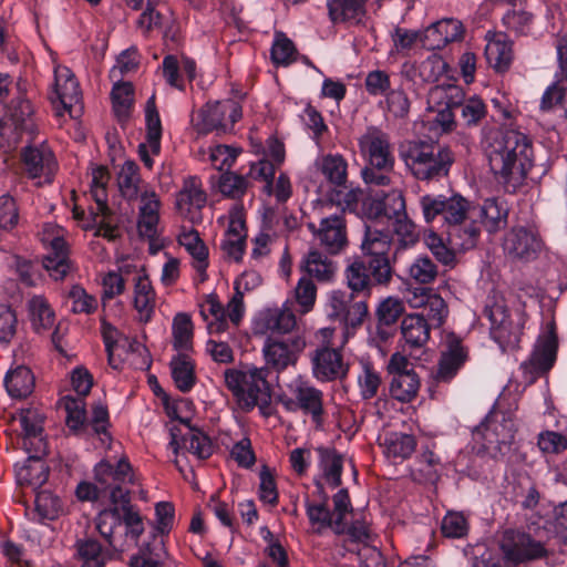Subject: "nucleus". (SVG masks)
Returning <instances> with one entry per match:
<instances>
[{
  "mask_svg": "<svg viewBox=\"0 0 567 567\" xmlns=\"http://www.w3.org/2000/svg\"><path fill=\"white\" fill-rule=\"evenodd\" d=\"M424 220L441 223L450 245L454 249L470 250L480 240V226L472 220L473 205L460 194L424 195L420 199Z\"/></svg>",
  "mask_w": 567,
  "mask_h": 567,
  "instance_id": "1",
  "label": "nucleus"
},
{
  "mask_svg": "<svg viewBox=\"0 0 567 567\" xmlns=\"http://www.w3.org/2000/svg\"><path fill=\"white\" fill-rule=\"evenodd\" d=\"M344 279L350 291L333 290L329 295L328 316L338 320L347 330H355L369 316L368 299L372 288L380 285L371 274L368 261L360 257L348 265Z\"/></svg>",
  "mask_w": 567,
  "mask_h": 567,
  "instance_id": "2",
  "label": "nucleus"
},
{
  "mask_svg": "<svg viewBox=\"0 0 567 567\" xmlns=\"http://www.w3.org/2000/svg\"><path fill=\"white\" fill-rule=\"evenodd\" d=\"M487 157L497 183L502 184L506 192H515L533 167V144L524 133L506 130L491 144Z\"/></svg>",
  "mask_w": 567,
  "mask_h": 567,
  "instance_id": "3",
  "label": "nucleus"
},
{
  "mask_svg": "<svg viewBox=\"0 0 567 567\" xmlns=\"http://www.w3.org/2000/svg\"><path fill=\"white\" fill-rule=\"evenodd\" d=\"M401 156L411 174L425 182H437L449 176L455 163V154L449 146L422 140L409 142Z\"/></svg>",
  "mask_w": 567,
  "mask_h": 567,
  "instance_id": "4",
  "label": "nucleus"
},
{
  "mask_svg": "<svg viewBox=\"0 0 567 567\" xmlns=\"http://www.w3.org/2000/svg\"><path fill=\"white\" fill-rule=\"evenodd\" d=\"M96 529L115 553L123 554L138 545L144 523L141 514L130 504L121 511L120 507H112L101 512Z\"/></svg>",
  "mask_w": 567,
  "mask_h": 567,
  "instance_id": "5",
  "label": "nucleus"
},
{
  "mask_svg": "<svg viewBox=\"0 0 567 567\" xmlns=\"http://www.w3.org/2000/svg\"><path fill=\"white\" fill-rule=\"evenodd\" d=\"M360 147L368 158L361 171L363 182L369 186L389 185L395 163L389 135L373 127L361 137Z\"/></svg>",
  "mask_w": 567,
  "mask_h": 567,
  "instance_id": "6",
  "label": "nucleus"
},
{
  "mask_svg": "<svg viewBox=\"0 0 567 567\" xmlns=\"http://www.w3.org/2000/svg\"><path fill=\"white\" fill-rule=\"evenodd\" d=\"M515 423L511 415L493 409L473 431L475 441L494 460H503L514 450Z\"/></svg>",
  "mask_w": 567,
  "mask_h": 567,
  "instance_id": "7",
  "label": "nucleus"
},
{
  "mask_svg": "<svg viewBox=\"0 0 567 567\" xmlns=\"http://www.w3.org/2000/svg\"><path fill=\"white\" fill-rule=\"evenodd\" d=\"M319 168L327 185V199L342 209L358 207L361 189L355 188L348 181V162L340 154H327L321 157Z\"/></svg>",
  "mask_w": 567,
  "mask_h": 567,
  "instance_id": "8",
  "label": "nucleus"
},
{
  "mask_svg": "<svg viewBox=\"0 0 567 567\" xmlns=\"http://www.w3.org/2000/svg\"><path fill=\"white\" fill-rule=\"evenodd\" d=\"M393 234L390 230L365 226L361 241V258L368 261L371 274L379 285H389L393 276L390 261Z\"/></svg>",
  "mask_w": 567,
  "mask_h": 567,
  "instance_id": "9",
  "label": "nucleus"
},
{
  "mask_svg": "<svg viewBox=\"0 0 567 567\" xmlns=\"http://www.w3.org/2000/svg\"><path fill=\"white\" fill-rule=\"evenodd\" d=\"M94 480L103 488V497L109 495L113 507L120 511L131 504L130 491L124 484H133V468L127 457L120 458L115 464L107 460H101L94 466Z\"/></svg>",
  "mask_w": 567,
  "mask_h": 567,
  "instance_id": "10",
  "label": "nucleus"
},
{
  "mask_svg": "<svg viewBox=\"0 0 567 567\" xmlns=\"http://www.w3.org/2000/svg\"><path fill=\"white\" fill-rule=\"evenodd\" d=\"M484 313L491 322V334L496 342L501 346H515L519 342L524 323L523 312L515 311V321L506 305L503 301H495L493 305H486Z\"/></svg>",
  "mask_w": 567,
  "mask_h": 567,
  "instance_id": "11",
  "label": "nucleus"
},
{
  "mask_svg": "<svg viewBox=\"0 0 567 567\" xmlns=\"http://www.w3.org/2000/svg\"><path fill=\"white\" fill-rule=\"evenodd\" d=\"M168 415L171 419L178 421L189 430L186 434H182L181 429L177 426H173L169 430L171 440L168 446L175 454L178 453L179 449H185L200 460H206L212 456L214 445L206 433L193 426L188 417L179 416L176 410H173L172 413L168 412Z\"/></svg>",
  "mask_w": 567,
  "mask_h": 567,
  "instance_id": "12",
  "label": "nucleus"
},
{
  "mask_svg": "<svg viewBox=\"0 0 567 567\" xmlns=\"http://www.w3.org/2000/svg\"><path fill=\"white\" fill-rule=\"evenodd\" d=\"M202 131L226 133L233 130L243 116V107L233 99L208 102L200 111Z\"/></svg>",
  "mask_w": 567,
  "mask_h": 567,
  "instance_id": "13",
  "label": "nucleus"
},
{
  "mask_svg": "<svg viewBox=\"0 0 567 567\" xmlns=\"http://www.w3.org/2000/svg\"><path fill=\"white\" fill-rule=\"evenodd\" d=\"M90 193L96 204V210H91V221L85 230H94L93 235L95 237L115 241L121 237V230L118 223L115 220V214L107 204L106 187L91 188Z\"/></svg>",
  "mask_w": 567,
  "mask_h": 567,
  "instance_id": "14",
  "label": "nucleus"
},
{
  "mask_svg": "<svg viewBox=\"0 0 567 567\" xmlns=\"http://www.w3.org/2000/svg\"><path fill=\"white\" fill-rule=\"evenodd\" d=\"M20 159L29 178L35 179L44 176L47 183H52L58 169V162L47 143L27 145L21 150Z\"/></svg>",
  "mask_w": 567,
  "mask_h": 567,
  "instance_id": "15",
  "label": "nucleus"
},
{
  "mask_svg": "<svg viewBox=\"0 0 567 567\" xmlns=\"http://www.w3.org/2000/svg\"><path fill=\"white\" fill-rule=\"evenodd\" d=\"M313 377L320 382L343 380L349 373V364L343 360L340 350L321 346L311 354Z\"/></svg>",
  "mask_w": 567,
  "mask_h": 567,
  "instance_id": "16",
  "label": "nucleus"
},
{
  "mask_svg": "<svg viewBox=\"0 0 567 567\" xmlns=\"http://www.w3.org/2000/svg\"><path fill=\"white\" fill-rule=\"evenodd\" d=\"M489 550L495 551V549ZM502 553L496 550L503 557V564L506 567L505 558L512 563H524L538 559L546 555V549L540 542H537L526 533H506V537L501 546Z\"/></svg>",
  "mask_w": 567,
  "mask_h": 567,
  "instance_id": "17",
  "label": "nucleus"
},
{
  "mask_svg": "<svg viewBox=\"0 0 567 567\" xmlns=\"http://www.w3.org/2000/svg\"><path fill=\"white\" fill-rule=\"evenodd\" d=\"M305 344L303 339L300 337H288L285 339L267 338L262 349L267 365L279 372L288 365L295 364Z\"/></svg>",
  "mask_w": 567,
  "mask_h": 567,
  "instance_id": "18",
  "label": "nucleus"
},
{
  "mask_svg": "<svg viewBox=\"0 0 567 567\" xmlns=\"http://www.w3.org/2000/svg\"><path fill=\"white\" fill-rule=\"evenodd\" d=\"M47 443L39 441L37 446L28 452L24 464L17 470V482L21 486H30L34 491L40 489L49 478V466L43 457L47 455Z\"/></svg>",
  "mask_w": 567,
  "mask_h": 567,
  "instance_id": "19",
  "label": "nucleus"
},
{
  "mask_svg": "<svg viewBox=\"0 0 567 567\" xmlns=\"http://www.w3.org/2000/svg\"><path fill=\"white\" fill-rule=\"evenodd\" d=\"M463 23L454 18L439 20L423 30L422 47L427 51L442 50L451 42L461 41Z\"/></svg>",
  "mask_w": 567,
  "mask_h": 567,
  "instance_id": "20",
  "label": "nucleus"
},
{
  "mask_svg": "<svg viewBox=\"0 0 567 567\" xmlns=\"http://www.w3.org/2000/svg\"><path fill=\"white\" fill-rule=\"evenodd\" d=\"M471 216L480 230L484 228L489 234L497 233L507 226V203L495 197L487 198L481 205H473Z\"/></svg>",
  "mask_w": 567,
  "mask_h": 567,
  "instance_id": "21",
  "label": "nucleus"
},
{
  "mask_svg": "<svg viewBox=\"0 0 567 567\" xmlns=\"http://www.w3.org/2000/svg\"><path fill=\"white\" fill-rule=\"evenodd\" d=\"M504 247L514 258L529 261L535 259L540 251L542 240L534 229L518 226L507 234Z\"/></svg>",
  "mask_w": 567,
  "mask_h": 567,
  "instance_id": "22",
  "label": "nucleus"
},
{
  "mask_svg": "<svg viewBox=\"0 0 567 567\" xmlns=\"http://www.w3.org/2000/svg\"><path fill=\"white\" fill-rule=\"evenodd\" d=\"M468 359L466 348L455 333L446 337V349L442 351L436 378L440 382H450L464 367Z\"/></svg>",
  "mask_w": 567,
  "mask_h": 567,
  "instance_id": "23",
  "label": "nucleus"
},
{
  "mask_svg": "<svg viewBox=\"0 0 567 567\" xmlns=\"http://www.w3.org/2000/svg\"><path fill=\"white\" fill-rule=\"evenodd\" d=\"M309 228L317 234L321 246L330 255L341 252L348 245L346 223L340 215L322 218L318 230L312 224Z\"/></svg>",
  "mask_w": 567,
  "mask_h": 567,
  "instance_id": "24",
  "label": "nucleus"
},
{
  "mask_svg": "<svg viewBox=\"0 0 567 567\" xmlns=\"http://www.w3.org/2000/svg\"><path fill=\"white\" fill-rule=\"evenodd\" d=\"M296 316L289 309L269 308L258 312L254 319L255 334H286L296 326Z\"/></svg>",
  "mask_w": 567,
  "mask_h": 567,
  "instance_id": "25",
  "label": "nucleus"
},
{
  "mask_svg": "<svg viewBox=\"0 0 567 567\" xmlns=\"http://www.w3.org/2000/svg\"><path fill=\"white\" fill-rule=\"evenodd\" d=\"M269 369L251 368L248 370L247 383L243 388V394L239 395L237 403L241 411L248 413L254 410L260 399L266 392H271L270 383L268 382Z\"/></svg>",
  "mask_w": 567,
  "mask_h": 567,
  "instance_id": "26",
  "label": "nucleus"
},
{
  "mask_svg": "<svg viewBox=\"0 0 567 567\" xmlns=\"http://www.w3.org/2000/svg\"><path fill=\"white\" fill-rule=\"evenodd\" d=\"M456 97H464L462 89L456 85H447L446 87L436 85L430 91V103L442 104L444 102V107L437 111L436 117V121L442 125L444 131H452L455 126L453 110L457 109L460 104Z\"/></svg>",
  "mask_w": 567,
  "mask_h": 567,
  "instance_id": "27",
  "label": "nucleus"
},
{
  "mask_svg": "<svg viewBox=\"0 0 567 567\" xmlns=\"http://www.w3.org/2000/svg\"><path fill=\"white\" fill-rule=\"evenodd\" d=\"M434 446L435 444L421 446L412 468L415 482L434 485L440 481L444 465L441 456L433 451Z\"/></svg>",
  "mask_w": 567,
  "mask_h": 567,
  "instance_id": "28",
  "label": "nucleus"
},
{
  "mask_svg": "<svg viewBox=\"0 0 567 567\" xmlns=\"http://www.w3.org/2000/svg\"><path fill=\"white\" fill-rule=\"evenodd\" d=\"M68 243L62 237H54L50 250L42 258V267L49 276L58 281L63 280L72 269Z\"/></svg>",
  "mask_w": 567,
  "mask_h": 567,
  "instance_id": "29",
  "label": "nucleus"
},
{
  "mask_svg": "<svg viewBox=\"0 0 567 567\" xmlns=\"http://www.w3.org/2000/svg\"><path fill=\"white\" fill-rule=\"evenodd\" d=\"M405 311L404 303L394 297L382 300L377 310V334L381 341H388L396 331L398 321Z\"/></svg>",
  "mask_w": 567,
  "mask_h": 567,
  "instance_id": "30",
  "label": "nucleus"
},
{
  "mask_svg": "<svg viewBox=\"0 0 567 567\" xmlns=\"http://www.w3.org/2000/svg\"><path fill=\"white\" fill-rule=\"evenodd\" d=\"M75 557L82 563L81 567H105L107 560L118 558L111 546L104 548L102 544L92 537L78 539L74 544Z\"/></svg>",
  "mask_w": 567,
  "mask_h": 567,
  "instance_id": "31",
  "label": "nucleus"
},
{
  "mask_svg": "<svg viewBox=\"0 0 567 567\" xmlns=\"http://www.w3.org/2000/svg\"><path fill=\"white\" fill-rule=\"evenodd\" d=\"M137 230L141 237L154 240L157 236L159 223L161 200L154 192H144L141 195Z\"/></svg>",
  "mask_w": 567,
  "mask_h": 567,
  "instance_id": "32",
  "label": "nucleus"
},
{
  "mask_svg": "<svg viewBox=\"0 0 567 567\" xmlns=\"http://www.w3.org/2000/svg\"><path fill=\"white\" fill-rule=\"evenodd\" d=\"M60 404L66 412L65 424L70 433L79 437H89L90 423L85 399L64 395L60 399Z\"/></svg>",
  "mask_w": 567,
  "mask_h": 567,
  "instance_id": "33",
  "label": "nucleus"
},
{
  "mask_svg": "<svg viewBox=\"0 0 567 567\" xmlns=\"http://www.w3.org/2000/svg\"><path fill=\"white\" fill-rule=\"evenodd\" d=\"M300 410L311 416L317 427L322 426L324 416L323 392L307 382L298 383L293 389Z\"/></svg>",
  "mask_w": 567,
  "mask_h": 567,
  "instance_id": "34",
  "label": "nucleus"
},
{
  "mask_svg": "<svg viewBox=\"0 0 567 567\" xmlns=\"http://www.w3.org/2000/svg\"><path fill=\"white\" fill-rule=\"evenodd\" d=\"M430 332L431 327L422 315H409L401 322V333L405 342L404 349L408 347L411 352L423 348L427 343Z\"/></svg>",
  "mask_w": 567,
  "mask_h": 567,
  "instance_id": "35",
  "label": "nucleus"
},
{
  "mask_svg": "<svg viewBox=\"0 0 567 567\" xmlns=\"http://www.w3.org/2000/svg\"><path fill=\"white\" fill-rule=\"evenodd\" d=\"M3 385L12 399H25L34 390L35 378L31 369L18 365L6 373Z\"/></svg>",
  "mask_w": 567,
  "mask_h": 567,
  "instance_id": "36",
  "label": "nucleus"
},
{
  "mask_svg": "<svg viewBox=\"0 0 567 567\" xmlns=\"http://www.w3.org/2000/svg\"><path fill=\"white\" fill-rule=\"evenodd\" d=\"M558 350V338L551 329L538 343L530 358V364L540 373L548 372L555 364Z\"/></svg>",
  "mask_w": 567,
  "mask_h": 567,
  "instance_id": "37",
  "label": "nucleus"
},
{
  "mask_svg": "<svg viewBox=\"0 0 567 567\" xmlns=\"http://www.w3.org/2000/svg\"><path fill=\"white\" fill-rule=\"evenodd\" d=\"M134 308L147 323L154 315L155 291L146 275L138 276L134 288Z\"/></svg>",
  "mask_w": 567,
  "mask_h": 567,
  "instance_id": "38",
  "label": "nucleus"
},
{
  "mask_svg": "<svg viewBox=\"0 0 567 567\" xmlns=\"http://www.w3.org/2000/svg\"><path fill=\"white\" fill-rule=\"evenodd\" d=\"M319 454V465L323 476L332 488H337L342 483L343 460L341 454L332 447L320 446L317 449Z\"/></svg>",
  "mask_w": 567,
  "mask_h": 567,
  "instance_id": "39",
  "label": "nucleus"
},
{
  "mask_svg": "<svg viewBox=\"0 0 567 567\" xmlns=\"http://www.w3.org/2000/svg\"><path fill=\"white\" fill-rule=\"evenodd\" d=\"M169 365L176 388L183 393L190 392L196 384L193 362L186 355L178 354L172 359Z\"/></svg>",
  "mask_w": 567,
  "mask_h": 567,
  "instance_id": "40",
  "label": "nucleus"
},
{
  "mask_svg": "<svg viewBox=\"0 0 567 567\" xmlns=\"http://www.w3.org/2000/svg\"><path fill=\"white\" fill-rule=\"evenodd\" d=\"M146 142L153 155L161 153L162 121L156 107L155 95H152L145 106Z\"/></svg>",
  "mask_w": 567,
  "mask_h": 567,
  "instance_id": "41",
  "label": "nucleus"
},
{
  "mask_svg": "<svg viewBox=\"0 0 567 567\" xmlns=\"http://www.w3.org/2000/svg\"><path fill=\"white\" fill-rule=\"evenodd\" d=\"M43 417L34 410H22L20 424L24 433L23 446L27 452H31L39 441L45 442L42 437Z\"/></svg>",
  "mask_w": 567,
  "mask_h": 567,
  "instance_id": "42",
  "label": "nucleus"
},
{
  "mask_svg": "<svg viewBox=\"0 0 567 567\" xmlns=\"http://www.w3.org/2000/svg\"><path fill=\"white\" fill-rule=\"evenodd\" d=\"M367 0H327L330 20L341 23L364 14Z\"/></svg>",
  "mask_w": 567,
  "mask_h": 567,
  "instance_id": "43",
  "label": "nucleus"
},
{
  "mask_svg": "<svg viewBox=\"0 0 567 567\" xmlns=\"http://www.w3.org/2000/svg\"><path fill=\"white\" fill-rule=\"evenodd\" d=\"M485 56L488 64L497 72H505L509 69L513 60L512 45L504 39L488 40L485 48Z\"/></svg>",
  "mask_w": 567,
  "mask_h": 567,
  "instance_id": "44",
  "label": "nucleus"
},
{
  "mask_svg": "<svg viewBox=\"0 0 567 567\" xmlns=\"http://www.w3.org/2000/svg\"><path fill=\"white\" fill-rule=\"evenodd\" d=\"M140 167L134 161H125L117 175V185L122 196L134 200L140 194Z\"/></svg>",
  "mask_w": 567,
  "mask_h": 567,
  "instance_id": "45",
  "label": "nucleus"
},
{
  "mask_svg": "<svg viewBox=\"0 0 567 567\" xmlns=\"http://www.w3.org/2000/svg\"><path fill=\"white\" fill-rule=\"evenodd\" d=\"M207 200L206 193L200 188L196 177H189L185 181L183 188L176 197L178 209L190 210L192 208L202 209Z\"/></svg>",
  "mask_w": 567,
  "mask_h": 567,
  "instance_id": "46",
  "label": "nucleus"
},
{
  "mask_svg": "<svg viewBox=\"0 0 567 567\" xmlns=\"http://www.w3.org/2000/svg\"><path fill=\"white\" fill-rule=\"evenodd\" d=\"M420 389V378L416 373H401L391 378L390 395L400 402L412 401Z\"/></svg>",
  "mask_w": 567,
  "mask_h": 567,
  "instance_id": "47",
  "label": "nucleus"
},
{
  "mask_svg": "<svg viewBox=\"0 0 567 567\" xmlns=\"http://www.w3.org/2000/svg\"><path fill=\"white\" fill-rule=\"evenodd\" d=\"M383 446L389 457L409 458L416 449V440L413 435L392 432L384 437Z\"/></svg>",
  "mask_w": 567,
  "mask_h": 567,
  "instance_id": "48",
  "label": "nucleus"
},
{
  "mask_svg": "<svg viewBox=\"0 0 567 567\" xmlns=\"http://www.w3.org/2000/svg\"><path fill=\"white\" fill-rule=\"evenodd\" d=\"M54 93L60 102L66 107L68 100L71 102L79 95V83L73 72L66 68H59L54 72Z\"/></svg>",
  "mask_w": 567,
  "mask_h": 567,
  "instance_id": "49",
  "label": "nucleus"
},
{
  "mask_svg": "<svg viewBox=\"0 0 567 567\" xmlns=\"http://www.w3.org/2000/svg\"><path fill=\"white\" fill-rule=\"evenodd\" d=\"M298 50L286 33L278 31L275 33L270 50V58L277 66H288L297 60Z\"/></svg>",
  "mask_w": 567,
  "mask_h": 567,
  "instance_id": "50",
  "label": "nucleus"
},
{
  "mask_svg": "<svg viewBox=\"0 0 567 567\" xmlns=\"http://www.w3.org/2000/svg\"><path fill=\"white\" fill-rule=\"evenodd\" d=\"M29 310L32 326L37 332L48 330L53 326L54 311L43 297L34 296L29 302Z\"/></svg>",
  "mask_w": 567,
  "mask_h": 567,
  "instance_id": "51",
  "label": "nucleus"
},
{
  "mask_svg": "<svg viewBox=\"0 0 567 567\" xmlns=\"http://www.w3.org/2000/svg\"><path fill=\"white\" fill-rule=\"evenodd\" d=\"M336 267L333 262L322 252L310 251L306 259V271L310 277H315L320 281H328L332 278Z\"/></svg>",
  "mask_w": 567,
  "mask_h": 567,
  "instance_id": "52",
  "label": "nucleus"
},
{
  "mask_svg": "<svg viewBox=\"0 0 567 567\" xmlns=\"http://www.w3.org/2000/svg\"><path fill=\"white\" fill-rule=\"evenodd\" d=\"M249 183L247 177L233 172L218 175V190L226 197L240 199L247 192Z\"/></svg>",
  "mask_w": 567,
  "mask_h": 567,
  "instance_id": "53",
  "label": "nucleus"
},
{
  "mask_svg": "<svg viewBox=\"0 0 567 567\" xmlns=\"http://www.w3.org/2000/svg\"><path fill=\"white\" fill-rule=\"evenodd\" d=\"M72 302L71 311L75 315H93L99 307L97 299L81 285H73L68 293Z\"/></svg>",
  "mask_w": 567,
  "mask_h": 567,
  "instance_id": "54",
  "label": "nucleus"
},
{
  "mask_svg": "<svg viewBox=\"0 0 567 567\" xmlns=\"http://www.w3.org/2000/svg\"><path fill=\"white\" fill-rule=\"evenodd\" d=\"M134 87L130 82L115 83L111 97L114 112L118 117L128 116L133 106Z\"/></svg>",
  "mask_w": 567,
  "mask_h": 567,
  "instance_id": "55",
  "label": "nucleus"
},
{
  "mask_svg": "<svg viewBox=\"0 0 567 567\" xmlns=\"http://www.w3.org/2000/svg\"><path fill=\"white\" fill-rule=\"evenodd\" d=\"M174 348L189 350L193 339V323L187 313H177L173 320Z\"/></svg>",
  "mask_w": 567,
  "mask_h": 567,
  "instance_id": "56",
  "label": "nucleus"
},
{
  "mask_svg": "<svg viewBox=\"0 0 567 567\" xmlns=\"http://www.w3.org/2000/svg\"><path fill=\"white\" fill-rule=\"evenodd\" d=\"M456 101H460L457 109L461 110V116L466 126H476L487 115L485 103L477 96H472L465 101L456 97Z\"/></svg>",
  "mask_w": 567,
  "mask_h": 567,
  "instance_id": "57",
  "label": "nucleus"
},
{
  "mask_svg": "<svg viewBox=\"0 0 567 567\" xmlns=\"http://www.w3.org/2000/svg\"><path fill=\"white\" fill-rule=\"evenodd\" d=\"M468 529L467 518L458 512H447L441 522V533L447 538H464Z\"/></svg>",
  "mask_w": 567,
  "mask_h": 567,
  "instance_id": "58",
  "label": "nucleus"
},
{
  "mask_svg": "<svg viewBox=\"0 0 567 567\" xmlns=\"http://www.w3.org/2000/svg\"><path fill=\"white\" fill-rule=\"evenodd\" d=\"M383 206V216L388 223L396 217H404L406 214L405 199L401 190L392 189L388 193L380 192Z\"/></svg>",
  "mask_w": 567,
  "mask_h": 567,
  "instance_id": "59",
  "label": "nucleus"
},
{
  "mask_svg": "<svg viewBox=\"0 0 567 567\" xmlns=\"http://www.w3.org/2000/svg\"><path fill=\"white\" fill-rule=\"evenodd\" d=\"M382 383L380 374L370 363L362 365V373L358 377V385L360 395L363 400H371L378 395L379 388Z\"/></svg>",
  "mask_w": 567,
  "mask_h": 567,
  "instance_id": "60",
  "label": "nucleus"
},
{
  "mask_svg": "<svg viewBox=\"0 0 567 567\" xmlns=\"http://www.w3.org/2000/svg\"><path fill=\"white\" fill-rule=\"evenodd\" d=\"M306 513L311 525H319L317 533L322 528L333 526V513L328 507V502L313 503L306 499Z\"/></svg>",
  "mask_w": 567,
  "mask_h": 567,
  "instance_id": "61",
  "label": "nucleus"
},
{
  "mask_svg": "<svg viewBox=\"0 0 567 567\" xmlns=\"http://www.w3.org/2000/svg\"><path fill=\"white\" fill-rule=\"evenodd\" d=\"M409 274L416 282L426 285L436 278L437 267L430 257L420 256L410 266Z\"/></svg>",
  "mask_w": 567,
  "mask_h": 567,
  "instance_id": "62",
  "label": "nucleus"
},
{
  "mask_svg": "<svg viewBox=\"0 0 567 567\" xmlns=\"http://www.w3.org/2000/svg\"><path fill=\"white\" fill-rule=\"evenodd\" d=\"M384 97L386 111L392 114L393 117L400 120L408 117L411 102L403 89H392Z\"/></svg>",
  "mask_w": 567,
  "mask_h": 567,
  "instance_id": "63",
  "label": "nucleus"
},
{
  "mask_svg": "<svg viewBox=\"0 0 567 567\" xmlns=\"http://www.w3.org/2000/svg\"><path fill=\"white\" fill-rule=\"evenodd\" d=\"M364 89L371 96H385L392 90L390 74L379 69L368 72Z\"/></svg>",
  "mask_w": 567,
  "mask_h": 567,
  "instance_id": "64",
  "label": "nucleus"
}]
</instances>
